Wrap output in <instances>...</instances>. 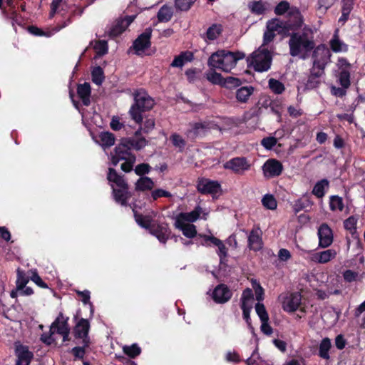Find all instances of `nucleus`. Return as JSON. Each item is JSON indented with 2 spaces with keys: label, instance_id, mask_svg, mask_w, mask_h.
Returning a JSON list of instances; mask_svg holds the SVG:
<instances>
[{
  "label": "nucleus",
  "instance_id": "f257e3e1",
  "mask_svg": "<svg viewBox=\"0 0 365 365\" xmlns=\"http://www.w3.org/2000/svg\"><path fill=\"white\" fill-rule=\"evenodd\" d=\"M289 55L301 59L308 58L317 48L312 29L304 27L302 31L292 32L289 35Z\"/></svg>",
  "mask_w": 365,
  "mask_h": 365
},
{
  "label": "nucleus",
  "instance_id": "f03ea898",
  "mask_svg": "<svg viewBox=\"0 0 365 365\" xmlns=\"http://www.w3.org/2000/svg\"><path fill=\"white\" fill-rule=\"evenodd\" d=\"M133 96L134 102L131 105L128 113L135 123L140 124L144 118L143 113L153 109L155 103L143 88L135 90Z\"/></svg>",
  "mask_w": 365,
  "mask_h": 365
},
{
  "label": "nucleus",
  "instance_id": "7ed1b4c3",
  "mask_svg": "<svg viewBox=\"0 0 365 365\" xmlns=\"http://www.w3.org/2000/svg\"><path fill=\"white\" fill-rule=\"evenodd\" d=\"M107 180L111 183L112 195L115 202L126 207L128 201L133 194L129 190V185L124 179L123 175H119L114 168H109L107 173Z\"/></svg>",
  "mask_w": 365,
  "mask_h": 365
},
{
  "label": "nucleus",
  "instance_id": "20e7f679",
  "mask_svg": "<svg viewBox=\"0 0 365 365\" xmlns=\"http://www.w3.org/2000/svg\"><path fill=\"white\" fill-rule=\"evenodd\" d=\"M245 57V55L242 52H232L221 49L210 56L207 64L210 68H218L225 72H230L235 67L237 62Z\"/></svg>",
  "mask_w": 365,
  "mask_h": 365
},
{
  "label": "nucleus",
  "instance_id": "39448f33",
  "mask_svg": "<svg viewBox=\"0 0 365 365\" xmlns=\"http://www.w3.org/2000/svg\"><path fill=\"white\" fill-rule=\"evenodd\" d=\"M272 53L266 48L260 47L247 58L248 67H252L255 71H267L272 65Z\"/></svg>",
  "mask_w": 365,
  "mask_h": 365
},
{
  "label": "nucleus",
  "instance_id": "423d86ee",
  "mask_svg": "<svg viewBox=\"0 0 365 365\" xmlns=\"http://www.w3.org/2000/svg\"><path fill=\"white\" fill-rule=\"evenodd\" d=\"M329 51L324 44L317 46L312 55V58L313 59V67L311 70L310 75L318 74L319 78L323 73L325 65L327 62V58H329Z\"/></svg>",
  "mask_w": 365,
  "mask_h": 365
},
{
  "label": "nucleus",
  "instance_id": "0eeeda50",
  "mask_svg": "<svg viewBox=\"0 0 365 365\" xmlns=\"http://www.w3.org/2000/svg\"><path fill=\"white\" fill-rule=\"evenodd\" d=\"M152 31L151 28L145 29L133 41L131 48L134 50L135 54L141 56L146 49L150 47Z\"/></svg>",
  "mask_w": 365,
  "mask_h": 365
},
{
  "label": "nucleus",
  "instance_id": "6e6552de",
  "mask_svg": "<svg viewBox=\"0 0 365 365\" xmlns=\"http://www.w3.org/2000/svg\"><path fill=\"white\" fill-rule=\"evenodd\" d=\"M91 325L88 319L81 318L76 324L73 329V334L76 339H82V344L86 346H90L91 339L89 337V331Z\"/></svg>",
  "mask_w": 365,
  "mask_h": 365
},
{
  "label": "nucleus",
  "instance_id": "1a4fd4ad",
  "mask_svg": "<svg viewBox=\"0 0 365 365\" xmlns=\"http://www.w3.org/2000/svg\"><path fill=\"white\" fill-rule=\"evenodd\" d=\"M251 164L245 157H235L224 163L223 168L234 173L242 175L250 169Z\"/></svg>",
  "mask_w": 365,
  "mask_h": 365
},
{
  "label": "nucleus",
  "instance_id": "9d476101",
  "mask_svg": "<svg viewBox=\"0 0 365 365\" xmlns=\"http://www.w3.org/2000/svg\"><path fill=\"white\" fill-rule=\"evenodd\" d=\"M197 190L202 195H215L221 191V185L216 180L207 178H199L197 182Z\"/></svg>",
  "mask_w": 365,
  "mask_h": 365
},
{
  "label": "nucleus",
  "instance_id": "9b49d317",
  "mask_svg": "<svg viewBox=\"0 0 365 365\" xmlns=\"http://www.w3.org/2000/svg\"><path fill=\"white\" fill-rule=\"evenodd\" d=\"M68 319L69 318L68 317H65L62 312H60L51 324V329L56 328V333L63 336V342L70 340Z\"/></svg>",
  "mask_w": 365,
  "mask_h": 365
},
{
  "label": "nucleus",
  "instance_id": "f8f14e48",
  "mask_svg": "<svg viewBox=\"0 0 365 365\" xmlns=\"http://www.w3.org/2000/svg\"><path fill=\"white\" fill-rule=\"evenodd\" d=\"M149 232L156 237V238L163 244H165L170 238L171 230L166 222L159 223L154 222L149 230Z\"/></svg>",
  "mask_w": 365,
  "mask_h": 365
},
{
  "label": "nucleus",
  "instance_id": "ddd939ff",
  "mask_svg": "<svg viewBox=\"0 0 365 365\" xmlns=\"http://www.w3.org/2000/svg\"><path fill=\"white\" fill-rule=\"evenodd\" d=\"M282 163L274 158L268 159L262 165V171L265 178H272L279 176L283 171Z\"/></svg>",
  "mask_w": 365,
  "mask_h": 365
},
{
  "label": "nucleus",
  "instance_id": "4468645a",
  "mask_svg": "<svg viewBox=\"0 0 365 365\" xmlns=\"http://www.w3.org/2000/svg\"><path fill=\"white\" fill-rule=\"evenodd\" d=\"M287 29V36L292 32H297L303 24V18L298 9L290 11L288 13V19L284 21Z\"/></svg>",
  "mask_w": 365,
  "mask_h": 365
},
{
  "label": "nucleus",
  "instance_id": "2eb2a0df",
  "mask_svg": "<svg viewBox=\"0 0 365 365\" xmlns=\"http://www.w3.org/2000/svg\"><path fill=\"white\" fill-rule=\"evenodd\" d=\"M130 155H133L130 153V148L125 142V138H123L120 143L114 149V155L111 157V163L116 166L120 160L129 159Z\"/></svg>",
  "mask_w": 365,
  "mask_h": 365
},
{
  "label": "nucleus",
  "instance_id": "dca6fc26",
  "mask_svg": "<svg viewBox=\"0 0 365 365\" xmlns=\"http://www.w3.org/2000/svg\"><path fill=\"white\" fill-rule=\"evenodd\" d=\"M232 297V292L225 284L217 285L213 289L212 298L217 304H225Z\"/></svg>",
  "mask_w": 365,
  "mask_h": 365
},
{
  "label": "nucleus",
  "instance_id": "f3484780",
  "mask_svg": "<svg viewBox=\"0 0 365 365\" xmlns=\"http://www.w3.org/2000/svg\"><path fill=\"white\" fill-rule=\"evenodd\" d=\"M319 245L326 248L330 246L334 240L333 231L327 223H322L318 228Z\"/></svg>",
  "mask_w": 365,
  "mask_h": 365
},
{
  "label": "nucleus",
  "instance_id": "a211bd4d",
  "mask_svg": "<svg viewBox=\"0 0 365 365\" xmlns=\"http://www.w3.org/2000/svg\"><path fill=\"white\" fill-rule=\"evenodd\" d=\"M302 296L298 292H292L284 297L282 308L287 312H295L301 304Z\"/></svg>",
  "mask_w": 365,
  "mask_h": 365
},
{
  "label": "nucleus",
  "instance_id": "6ab92c4d",
  "mask_svg": "<svg viewBox=\"0 0 365 365\" xmlns=\"http://www.w3.org/2000/svg\"><path fill=\"white\" fill-rule=\"evenodd\" d=\"M15 355L17 358L16 365H30L34 358V354L28 346L21 344L16 346Z\"/></svg>",
  "mask_w": 365,
  "mask_h": 365
},
{
  "label": "nucleus",
  "instance_id": "aec40b11",
  "mask_svg": "<svg viewBox=\"0 0 365 365\" xmlns=\"http://www.w3.org/2000/svg\"><path fill=\"white\" fill-rule=\"evenodd\" d=\"M248 247L255 252L259 251L263 247L261 231L259 229H252L248 235Z\"/></svg>",
  "mask_w": 365,
  "mask_h": 365
},
{
  "label": "nucleus",
  "instance_id": "412c9836",
  "mask_svg": "<svg viewBox=\"0 0 365 365\" xmlns=\"http://www.w3.org/2000/svg\"><path fill=\"white\" fill-rule=\"evenodd\" d=\"M77 95L85 106L91 105V87L89 83L85 82L77 85Z\"/></svg>",
  "mask_w": 365,
  "mask_h": 365
},
{
  "label": "nucleus",
  "instance_id": "4be33fe9",
  "mask_svg": "<svg viewBox=\"0 0 365 365\" xmlns=\"http://www.w3.org/2000/svg\"><path fill=\"white\" fill-rule=\"evenodd\" d=\"M202 208L197 205L195 209L190 212H180L176 217L175 222L178 224L185 222H195L200 216Z\"/></svg>",
  "mask_w": 365,
  "mask_h": 365
},
{
  "label": "nucleus",
  "instance_id": "5701e85b",
  "mask_svg": "<svg viewBox=\"0 0 365 365\" xmlns=\"http://www.w3.org/2000/svg\"><path fill=\"white\" fill-rule=\"evenodd\" d=\"M336 256V252L333 249H329L312 254L311 260L317 263L324 264L335 258Z\"/></svg>",
  "mask_w": 365,
  "mask_h": 365
},
{
  "label": "nucleus",
  "instance_id": "b1692460",
  "mask_svg": "<svg viewBox=\"0 0 365 365\" xmlns=\"http://www.w3.org/2000/svg\"><path fill=\"white\" fill-rule=\"evenodd\" d=\"M194 59V54L192 51H182L178 56H175L170 66L174 68H182L185 63L191 62Z\"/></svg>",
  "mask_w": 365,
  "mask_h": 365
},
{
  "label": "nucleus",
  "instance_id": "393cba45",
  "mask_svg": "<svg viewBox=\"0 0 365 365\" xmlns=\"http://www.w3.org/2000/svg\"><path fill=\"white\" fill-rule=\"evenodd\" d=\"M266 29H269L272 31L277 32L278 34L287 36V32L284 21H282L277 18L269 20L267 22Z\"/></svg>",
  "mask_w": 365,
  "mask_h": 365
},
{
  "label": "nucleus",
  "instance_id": "a878e982",
  "mask_svg": "<svg viewBox=\"0 0 365 365\" xmlns=\"http://www.w3.org/2000/svg\"><path fill=\"white\" fill-rule=\"evenodd\" d=\"M223 31V26L220 24H212L203 35L205 39L214 41L218 38Z\"/></svg>",
  "mask_w": 365,
  "mask_h": 365
},
{
  "label": "nucleus",
  "instance_id": "bb28decb",
  "mask_svg": "<svg viewBox=\"0 0 365 365\" xmlns=\"http://www.w3.org/2000/svg\"><path fill=\"white\" fill-rule=\"evenodd\" d=\"M133 215L137 224L143 228L149 231L153 223L154 222L150 215H143L133 209Z\"/></svg>",
  "mask_w": 365,
  "mask_h": 365
},
{
  "label": "nucleus",
  "instance_id": "cd10ccee",
  "mask_svg": "<svg viewBox=\"0 0 365 365\" xmlns=\"http://www.w3.org/2000/svg\"><path fill=\"white\" fill-rule=\"evenodd\" d=\"M332 345L329 338L322 339L319 344L318 356L323 359L329 360L330 359L329 351Z\"/></svg>",
  "mask_w": 365,
  "mask_h": 365
},
{
  "label": "nucleus",
  "instance_id": "c85d7f7f",
  "mask_svg": "<svg viewBox=\"0 0 365 365\" xmlns=\"http://www.w3.org/2000/svg\"><path fill=\"white\" fill-rule=\"evenodd\" d=\"M208 128V124L204 123H195L192 125V128L186 131V135L188 138L194 140L200 135L202 130H205Z\"/></svg>",
  "mask_w": 365,
  "mask_h": 365
},
{
  "label": "nucleus",
  "instance_id": "c756f323",
  "mask_svg": "<svg viewBox=\"0 0 365 365\" xmlns=\"http://www.w3.org/2000/svg\"><path fill=\"white\" fill-rule=\"evenodd\" d=\"M125 142L128 144L130 150L139 151L148 145V140L145 138H125Z\"/></svg>",
  "mask_w": 365,
  "mask_h": 365
},
{
  "label": "nucleus",
  "instance_id": "7c9ffc66",
  "mask_svg": "<svg viewBox=\"0 0 365 365\" xmlns=\"http://www.w3.org/2000/svg\"><path fill=\"white\" fill-rule=\"evenodd\" d=\"M124 21L122 18L116 19L108 31L109 36L117 37L120 36L126 29Z\"/></svg>",
  "mask_w": 365,
  "mask_h": 365
},
{
  "label": "nucleus",
  "instance_id": "2f4dec72",
  "mask_svg": "<svg viewBox=\"0 0 365 365\" xmlns=\"http://www.w3.org/2000/svg\"><path fill=\"white\" fill-rule=\"evenodd\" d=\"M247 6L252 14L257 16L264 14L267 11L265 3L262 0L250 1Z\"/></svg>",
  "mask_w": 365,
  "mask_h": 365
},
{
  "label": "nucleus",
  "instance_id": "473e14b6",
  "mask_svg": "<svg viewBox=\"0 0 365 365\" xmlns=\"http://www.w3.org/2000/svg\"><path fill=\"white\" fill-rule=\"evenodd\" d=\"M175 226L182 230V234L187 238L191 239L197 236L196 227L193 224H185L183 222L178 224L177 222H175Z\"/></svg>",
  "mask_w": 365,
  "mask_h": 365
},
{
  "label": "nucleus",
  "instance_id": "72a5a7b5",
  "mask_svg": "<svg viewBox=\"0 0 365 365\" xmlns=\"http://www.w3.org/2000/svg\"><path fill=\"white\" fill-rule=\"evenodd\" d=\"M254 92V88L250 86H242L236 91V98L238 102L246 103Z\"/></svg>",
  "mask_w": 365,
  "mask_h": 365
},
{
  "label": "nucleus",
  "instance_id": "f704fd0d",
  "mask_svg": "<svg viewBox=\"0 0 365 365\" xmlns=\"http://www.w3.org/2000/svg\"><path fill=\"white\" fill-rule=\"evenodd\" d=\"M329 182L327 179H322L318 181L314 186L312 191V194L317 198H322L325 195V189H328Z\"/></svg>",
  "mask_w": 365,
  "mask_h": 365
},
{
  "label": "nucleus",
  "instance_id": "c9c22d12",
  "mask_svg": "<svg viewBox=\"0 0 365 365\" xmlns=\"http://www.w3.org/2000/svg\"><path fill=\"white\" fill-rule=\"evenodd\" d=\"M329 46L332 51L335 53L347 51L348 50V46L339 39L337 33H335L330 40Z\"/></svg>",
  "mask_w": 365,
  "mask_h": 365
},
{
  "label": "nucleus",
  "instance_id": "e433bc0d",
  "mask_svg": "<svg viewBox=\"0 0 365 365\" xmlns=\"http://www.w3.org/2000/svg\"><path fill=\"white\" fill-rule=\"evenodd\" d=\"M153 187L154 182L148 177H140L135 182L136 191L151 190Z\"/></svg>",
  "mask_w": 365,
  "mask_h": 365
},
{
  "label": "nucleus",
  "instance_id": "4c0bfd02",
  "mask_svg": "<svg viewBox=\"0 0 365 365\" xmlns=\"http://www.w3.org/2000/svg\"><path fill=\"white\" fill-rule=\"evenodd\" d=\"M313 205V202L309 199V197H304L300 199H298L295 201L293 205V210L294 213H298L302 210H307V208H311Z\"/></svg>",
  "mask_w": 365,
  "mask_h": 365
},
{
  "label": "nucleus",
  "instance_id": "58836bf2",
  "mask_svg": "<svg viewBox=\"0 0 365 365\" xmlns=\"http://www.w3.org/2000/svg\"><path fill=\"white\" fill-rule=\"evenodd\" d=\"M29 279H31L30 276H28L24 270L19 267L16 269V284L17 290L25 288Z\"/></svg>",
  "mask_w": 365,
  "mask_h": 365
},
{
  "label": "nucleus",
  "instance_id": "ea45409f",
  "mask_svg": "<svg viewBox=\"0 0 365 365\" xmlns=\"http://www.w3.org/2000/svg\"><path fill=\"white\" fill-rule=\"evenodd\" d=\"M173 9L167 5H163L157 14L159 22H168L173 17Z\"/></svg>",
  "mask_w": 365,
  "mask_h": 365
},
{
  "label": "nucleus",
  "instance_id": "a19ab883",
  "mask_svg": "<svg viewBox=\"0 0 365 365\" xmlns=\"http://www.w3.org/2000/svg\"><path fill=\"white\" fill-rule=\"evenodd\" d=\"M344 208V204L343 198L339 195H331L329 197V209L332 212L339 210L343 211Z\"/></svg>",
  "mask_w": 365,
  "mask_h": 365
},
{
  "label": "nucleus",
  "instance_id": "79ce46f5",
  "mask_svg": "<svg viewBox=\"0 0 365 365\" xmlns=\"http://www.w3.org/2000/svg\"><path fill=\"white\" fill-rule=\"evenodd\" d=\"M91 78L95 84L101 85L105 79L103 68L101 66H96L91 71Z\"/></svg>",
  "mask_w": 365,
  "mask_h": 365
},
{
  "label": "nucleus",
  "instance_id": "37998d69",
  "mask_svg": "<svg viewBox=\"0 0 365 365\" xmlns=\"http://www.w3.org/2000/svg\"><path fill=\"white\" fill-rule=\"evenodd\" d=\"M99 138L103 147L109 148L115 143V136L110 132H102L99 135Z\"/></svg>",
  "mask_w": 365,
  "mask_h": 365
},
{
  "label": "nucleus",
  "instance_id": "c03bdc74",
  "mask_svg": "<svg viewBox=\"0 0 365 365\" xmlns=\"http://www.w3.org/2000/svg\"><path fill=\"white\" fill-rule=\"evenodd\" d=\"M214 68H211V71L206 73V78L213 84L220 85L222 86L224 78L222 76L215 72Z\"/></svg>",
  "mask_w": 365,
  "mask_h": 365
},
{
  "label": "nucleus",
  "instance_id": "a18cd8bd",
  "mask_svg": "<svg viewBox=\"0 0 365 365\" xmlns=\"http://www.w3.org/2000/svg\"><path fill=\"white\" fill-rule=\"evenodd\" d=\"M339 82L344 88H349L351 85L350 72L347 69H342L339 73Z\"/></svg>",
  "mask_w": 365,
  "mask_h": 365
},
{
  "label": "nucleus",
  "instance_id": "49530a36",
  "mask_svg": "<svg viewBox=\"0 0 365 365\" xmlns=\"http://www.w3.org/2000/svg\"><path fill=\"white\" fill-rule=\"evenodd\" d=\"M262 205L269 210H275L277 206V202L274 197L271 194H266L262 199Z\"/></svg>",
  "mask_w": 365,
  "mask_h": 365
},
{
  "label": "nucleus",
  "instance_id": "de8ad7c7",
  "mask_svg": "<svg viewBox=\"0 0 365 365\" xmlns=\"http://www.w3.org/2000/svg\"><path fill=\"white\" fill-rule=\"evenodd\" d=\"M170 140L174 147L179 148L180 151H182L186 145L185 139L177 133H174L170 136Z\"/></svg>",
  "mask_w": 365,
  "mask_h": 365
},
{
  "label": "nucleus",
  "instance_id": "09e8293b",
  "mask_svg": "<svg viewBox=\"0 0 365 365\" xmlns=\"http://www.w3.org/2000/svg\"><path fill=\"white\" fill-rule=\"evenodd\" d=\"M268 83L269 88L275 94H282L285 90L284 85L279 80L270 78Z\"/></svg>",
  "mask_w": 365,
  "mask_h": 365
},
{
  "label": "nucleus",
  "instance_id": "8fccbe9b",
  "mask_svg": "<svg viewBox=\"0 0 365 365\" xmlns=\"http://www.w3.org/2000/svg\"><path fill=\"white\" fill-rule=\"evenodd\" d=\"M124 353L130 358L134 359L141 353V349L138 344H133L131 346H125L123 347Z\"/></svg>",
  "mask_w": 365,
  "mask_h": 365
},
{
  "label": "nucleus",
  "instance_id": "3c124183",
  "mask_svg": "<svg viewBox=\"0 0 365 365\" xmlns=\"http://www.w3.org/2000/svg\"><path fill=\"white\" fill-rule=\"evenodd\" d=\"M1 12L6 19L11 20L13 25H14V24H21V16L16 9L11 10L10 12L7 11L6 9H3Z\"/></svg>",
  "mask_w": 365,
  "mask_h": 365
},
{
  "label": "nucleus",
  "instance_id": "603ef678",
  "mask_svg": "<svg viewBox=\"0 0 365 365\" xmlns=\"http://www.w3.org/2000/svg\"><path fill=\"white\" fill-rule=\"evenodd\" d=\"M357 219L354 216H350L344 222V228L354 235L356 232Z\"/></svg>",
  "mask_w": 365,
  "mask_h": 365
},
{
  "label": "nucleus",
  "instance_id": "864d4df0",
  "mask_svg": "<svg viewBox=\"0 0 365 365\" xmlns=\"http://www.w3.org/2000/svg\"><path fill=\"white\" fill-rule=\"evenodd\" d=\"M241 84L242 81L240 79L235 77L229 76L224 78L222 86L228 89H232L239 87Z\"/></svg>",
  "mask_w": 365,
  "mask_h": 365
},
{
  "label": "nucleus",
  "instance_id": "5fc2aeb1",
  "mask_svg": "<svg viewBox=\"0 0 365 365\" xmlns=\"http://www.w3.org/2000/svg\"><path fill=\"white\" fill-rule=\"evenodd\" d=\"M155 126V121L154 118H145V120H142V128L143 129V133H150Z\"/></svg>",
  "mask_w": 365,
  "mask_h": 365
},
{
  "label": "nucleus",
  "instance_id": "6e6d98bb",
  "mask_svg": "<svg viewBox=\"0 0 365 365\" xmlns=\"http://www.w3.org/2000/svg\"><path fill=\"white\" fill-rule=\"evenodd\" d=\"M196 0H175V6L177 9L187 11H188Z\"/></svg>",
  "mask_w": 365,
  "mask_h": 365
},
{
  "label": "nucleus",
  "instance_id": "4d7b16f0",
  "mask_svg": "<svg viewBox=\"0 0 365 365\" xmlns=\"http://www.w3.org/2000/svg\"><path fill=\"white\" fill-rule=\"evenodd\" d=\"M255 311L261 322L269 320V314L266 310L264 305L262 303L257 302L255 305Z\"/></svg>",
  "mask_w": 365,
  "mask_h": 365
},
{
  "label": "nucleus",
  "instance_id": "13d9d810",
  "mask_svg": "<svg viewBox=\"0 0 365 365\" xmlns=\"http://www.w3.org/2000/svg\"><path fill=\"white\" fill-rule=\"evenodd\" d=\"M200 237L203 239V242L201 243L202 245L210 246V244H213L217 246L221 243V240L212 235H199Z\"/></svg>",
  "mask_w": 365,
  "mask_h": 365
},
{
  "label": "nucleus",
  "instance_id": "bf43d9fd",
  "mask_svg": "<svg viewBox=\"0 0 365 365\" xmlns=\"http://www.w3.org/2000/svg\"><path fill=\"white\" fill-rule=\"evenodd\" d=\"M151 167L148 163H140L135 166L134 171L137 175L144 177L143 175L150 173Z\"/></svg>",
  "mask_w": 365,
  "mask_h": 365
},
{
  "label": "nucleus",
  "instance_id": "052dcab7",
  "mask_svg": "<svg viewBox=\"0 0 365 365\" xmlns=\"http://www.w3.org/2000/svg\"><path fill=\"white\" fill-rule=\"evenodd\" d=\"M30 279L39 287L43 289L48 288V284L41 278V277L39 276L36 269L31 271V275L30 276Z\"/></svg>",
  "mask_w": 365,
  "mask_h": 365
},
{
  "label": "nucleus",
  "instance_id": "680f3d73",
  "mask_svg": "<svg viewBox=\"0 0 365 365\" xmlns=\"http://www.w3.org/2000/svg\"><path fill=\"white\" fill-rule=\"evenodd\" d=\"M81 346H75L71 349V354L75 358L78 359H83L86 354V349L88 348L89 346H86L85 344H82Z\"/></svg>",
  "mask_w": 365,
  "mask_h": 365
},
{
  "label": "nucleus",
  "instance_id": "e2e57ef3",
  "mask_svg": "<svg viewBox=\"0 0 365 365\" xmlns=\"http://www.w3.org/2000/svg\"><path fill=\"white\" fill-rule=\"evenodd\" d=\"M136 157L135 155H130L129 159L125 160V162L121 164V169L125 173H129L133 170V165L135 162Z\"/></svg>",
  "mask_w": 365,
  "mask_h": 365
},
{
  "label": "nucleus",
  "instance_id": "0e129e2a",
  "mask_svg": "<svg viewBox=\"0 0 365 365\" xmlns=\"http://www.w3.org/2000/svg\"><path fill=\"white\" fill-rule=\"evenodd\" d=\"M94 48L99 56H103L108 53V43L106 41L100 40L96 42Z\"/></svg>",
  "mask_w": 365,
  "mask_h": 365
},
{
  "label": "nucleus",
  "instance_id": "69168bd1",
  "mask_svg": "<svg viewBox=\"0 0 365 365\" xmlns=\"http://www.w3.org/2000/svg\"><path fill=\"white\" fill-rule=\"evenodd\" d=\"M277 143V140L274 137H266L261 140V145L267 150H271Z\"/></svg>",
  "mask_w": 365,
  "mask_h": 365
},
{
  "label": "nucleus",
  "instance_id": "338daca9",
  "mask_svg": "<svg viewBox=\"0 0 365 365\" xmlns=\"http://www.w3.org/2000/svg\"><path fill=\"white\" fill-rule=\"evenodd\" d=\"M320 83V80L319 79V75L313 74L309 75L307 82L306 83V87L309 89H313L317 88Z\"/></svg>",
  "mask_w": 365,
  "mask_h": 365
},
{
  "label": "nucleus",
  "instance_id": "774afa93",
  "mask_svg": "<svg viewBox=\"0 0 365 365\" xmlns=\"http://www.w3.org/2000/svg\"><path fill=\"white\" fill-rule=\"evenodd\" d=\"M289 9V4L286 1L279 2L274 8V13L277 15H282L285 14Z\"/></svg>",
  "mask_w": 365,
  "mask_h": 365
}]
</instances>
